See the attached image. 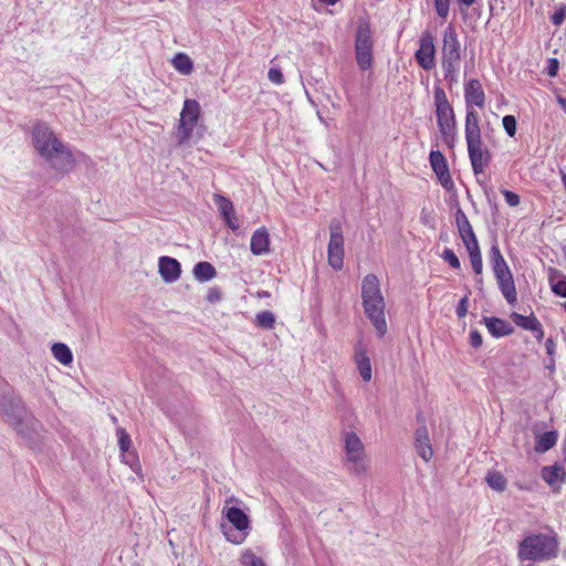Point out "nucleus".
<instances>
[{"label":"nucleus","mask_w":566,"mask_h":566,"mask_svg":"<svg viewBox=\"0 0 566 566\" xmlns=\"http://www.w3.org/2000/svg\"><path fill=\"white\" fill-rule=\"evenodd\" d=\"M31 135L33 147L40 157L54 169L69 171L73 168L75 159L72 151L45 123H35Z\"/></svg>","instance_id":"1"},{"label":"nucleus","mask_w":566,"mask_h":566,"mask_svg":"<svg viewBox=\"0 0 566 566\" xmlns=\"http://www.w3.org/2000/svg\"><path fill=\"white\" fill-rule=\"evenodd\" d=\"M361 302L366 316L375 327L378 336L387 333L385 316V298L380 290L379 279L375 274H367L361 280Z\"/></svg>","instance_id":"2"},{"label":"nucleus","mask_w":566,"mask_h":566,"mask_svg":"<svg viewBox=\"0 0 566 566\" xmlns=\"http://www.w3.org/2000/svg\"><path fill=\"white\" fill-rule=\"evenodd\" d=\"M558 546L555 534H531L520 543L517 557L522 562H548L557 557Z\"/></svg>","instance_id":"3"},{"label":"nucleus","mask_w":566,"mask_h":566,"mask_svg":"<svg viewBox=\"0 0 566 566\" xmlns=\"http://www.w3.org/2000/svg\"><path fill=\"white\" fill-rule=\"evenodd\" d=\"M461 52V43L455 28L449 24L443 31L441 48V69L444 80L449 85L459 82Z\"/></svg>","instance_id":"4"},{"label":"nucleus","mask_w":566,"mask_h":566,"mask_svg":"<svg viewBox=\"0 0 566 566\" xmlns=\"http://www.w3.org/2000/svg\"><path fill=\"white\" fill-rule=\"evenodd\" d=\"M0 412L18 433L28 436L29 430H34L36 421L29 415L20 399L4 395L0 399Z\"/></svg>","instance_id":"5"},{"label":"nucleus","mask_w":566,"mask_h":566,"mask_svg":"<svg viewBox=\"0 0 566 566\" xmlns=\"http://www.w3.org/2000/svg\"><path fill=\"white\" fill-rule=\"evenodd\" d=\"M433 97L439 130L446 144L452 147L457 136V122L453 108L442 88L436 87Z\"/></svg>","instance_id":"6"},{"label":"nucleus","mask_w":566,"mask_h":566,"mask_svg":"<svg viewBox=\"0 0 566 566\" xmlns=\"http://www.w3.org/2000/svg\"><path fill=\"white\" fill-rule=\"evenodd\" d=\"M346 464L349 471L356 475L367 471V459L365 448L360 438L354 432H346L345 438Z\"/></svg>","instance_id":"7"},{"label":"nucleus","mask_w":566,"mask_h":566,"mask_svg":"<svg viewBox=\"0 0 566 566\" xmlns=\"http://www.w3.org/2000/svg\"><path fill=\"white\" fill-rule=\"evenodd\" d=\"M373 48L370 24L367 21H360L356 29L355 55L357 64L363 71L370 69L373 64Z\"/></svg>","instance_id":"8"},{"label":"nucleus","mask_w":566,"mask_h":566,"mask_svg":"<svg viewBox=\"0 0 566 566\" xmlns=\"http://www.w3.org/2000/svg\"><path fill=\"white\" fill-rule=\"evenodd\" d=\"M200 105L196 99H186L180 113L179 125L176 129L178 145H185L191 137L200 116Z\"/></svg>","instance_id":"9"},{"label":"nucleus","mask_w":566,"mask_h":566,"mask_svg":"<svg viewBox=\"0 0 566 566\" xmlns=\"http://www.w3.org/2000/svg\"><path fill=\"white\" fill-rule=\"evenodd\" d=\"M327 261L334 270H340L344 265V235L342 224L337 220H333L329 224Z\"/></svg>","instance_id":"10"},{"label":"nucleus","mask_w":566,"mask_h":566,"mask_svg":"<svg viewBox=\"0 0 566 566\" xmlns=\"http://www.w3.org/2000/svg\"><path fill=\"white\" fill-rule=\"evenodd\" d=\"M418 65L424 71L436 66L434 39L430 31H423L419 38V49L415 53Z\"/></svg>","instance_id":"11"},{"label":"nucleus","mask_w":566,"mask_h":566,"mask_svg":"<svg viewBox=\"0 0 566 566\" xmlns=\"http://www.w3.org/2000/svg\"><path fill=\"white\" fill-rule=\"evenodd\" d=\"M472 170L475 175L484 172L490 161V153L483 146L482 139L465 140Z\"/></svg>","instance_id":"12"},{"label":"nucleus","mask_w":566,"mask_h":566,"mask_svg":"<svg viewBox=\"0 0 566 566\" xmlns=\"http://www.w3.org/2000/svg\"><path fill=\"white\" fill-rule=\"evenodd\" d=\"M429 160L441 186L448 191L452 190L454 188V182L450 176L448 164L442 153L439 150H431Z\"/></svg>","instance_id":"13"},{"label":"nucleus","mask_w":566,"mask_h":566,"mask_svg":"<svg viewBox=\"0 0 566 566\" xmlns=\"http://www.w3.org/2000/svg\"><path fill=\"white\" fill-rule=\"evenodd\" d=\"M465 109L482 108L485 104V94L479 80L471 78L464 84Z\"/></svg>","instance_id":"14"},{"label":"nucleus","mask_w":566,"mask_h":566,"mask_svg":"<svg viewBox=\"0 0 566 566\" xmlns=\"http://www.w3.org/2000/svg\"><path fill=\"white\" fill-rule=\"evenodd\" d=\"M158 272L164 282L174 283L181 275V265L175 258L160 256L158 260Z\"/></svg>","instance_id":"15"},{"label":"nucleus","mask_w":566,"mask_h":566,"mask_svg":"<svg viewBox=\"0 0 566 566\" xmlns=\"http://www.w3.org/2000/svg\"><path fill=\"white\" fill-rule=\"evenodd\" d=\"M512 321L521 328L525 331H530L533 333L534 337L541 342L544 337V329L541 322L531 314L530 316H525L518 313H512Z\"/></svg>","instance_id":"16"},{"label":"nucleus","mask_w":566,"mask_h":566,"mask_svg":"<svg viewBox=\"0 0 566 566\" xmlns=\"http://www.w3.org/2000/svg\"><path fill=\"white\" fill-rule=\"evenodd\" d=\"M250 249L254 255H263L269 253L270 235L266 228L261 227L253 232L251 237Z\"/></svg>","instance_id":"17"},{"label":"nucleus","mask_w":566,"mask_h":566,"mask_svg":"<svg viewBox=\"0 0 566 566\" xmlns=\"http://www.w3.org/2000/svg\"><path fill=\"white\" fill-rule=\"evenodd\" d=\"M483 322L493 337L500 338L513 333V327L504 319L497 317H484Z\"/></svg>","instance_id":"18"},{"label":"nucleus","mask_w":566,"mask_h":566,"mask_svg":"<svg viewBox=\"0 0 566 566\" xmlns=\"http://www.w3.org/2000/svg\"><path fill=\"white\" fill-rule=\"evenodd\" d=\"M354 360L363 380L370 381L373 374L370 359L360 344L355 348Z\"/></svg>","instance_id":"19"},{"label":"nucleus","mask_w":566,"mask_h":566,"mask_svg":"<svg viewBox=\"0 0 566 566\" xmlns=\"http://www.w3.org/2000/svg\"><path fill=\"white\" fill-rule=\"evenodd\" d=\"M416 450L426 462L430 461L433 455L426 427H420L416 431Z\"/></svg>","instance_id":"20"},{"label":"nucleus","mask_w":566,"mask_h":566,"mask_svg":"<svg viewBox=\"0 0 566 566\" xmlns=\"http://www.w3.org/2000/svg\"><path fill=\"white\" fill-rule=\"evenodd\" d=\"M464 133H465V140L481 138L479 114L475 109H467Z\"/></svg>","instance_id":"21"},{"label":"nucleus","mask_w":566,"mask_h":566,"mask_svg":"<svg viewBox=\"0 0 566 566\" xmlns=\"http://www.w3.org/2000/svg\"><path fill=\"white\" fill-rule=\"evenodd\" d=\"M542 478L549 486L559 488L565 478V470L559 464L544 467Z\"/></svg>","instance_id":"22"},{"label":"nucleus","mask_w":566,"mask_h":566,"mask_svg":"<svg viewBox=\"0 0 566 566\" xmlns=\"http://www.w3.org/2000/svg\"><path fill=\"white\" fill-rule=\"evenodd\" d=\"M226 516L228 521L234 526V528L239 532H244L250 526V521L248 515L239 507H229L226 511Z\"/></svg>","instance_id":"23"},{"label":"nucleus","mask_w":566,"mask_h":566,"mask_svg":"<svg viewBox=\"0 0 566 566\" xmlns=\"http://www.w3.org/2000/svg\"><path fill=\"white\" fill-rule=\"evenodd\" d=\"M499 289L501 290L504 298L511 305H514L517 302V293L513 279V274L496 279Z\"/></svg>","instance_id":"24"},{"label":"nucleus","mask_w":566,"mask_h":566,"mask_svg":"<svg viewBox=\"0 0 566 566\" xmlns=\"http://www.w3.org/2000/svg\"><path fill=\"white\" fill-rule=\"evenodd\" d=\"M192 273L195 279L199 282H209L217 275L214 266L207 261L198 262L193 266Z\"/></svg>","instance_id":"25"},{"label":"nucleus","mask_w":566,"mask_h":566,"mask_svg":"<svg viewBox=\"0 0 566 566\" xmlns=\"http://www.w3.org/2000/svg\"><path fill=\"white\" fill-rule=\"evenodd\" d=\"M558 436L556 431H547L536 437L535 451L544 453L551 450L557 442Z\"/></svg>","instance_id":"26"},{"label":"nucleus","mask_w":566,"mask_h":566,"mask_svg":"<svg viewBox=\"0 0 566 566\" xmlns=\"http://www.w3.org/2000/svg\"><path fill=\"white\" fill-rule=\"evenodd\" d=\"M53 357L62 365L69 366L73 363V354L70 347L63 343H55L51 347Z\"/></svg>","instance_id":"27"},{"label":"nucleus","mask_w":566,"mask_h":566,"mask_svg":"<svg viewBox=\"0 0 566 566\" xmlns=\"http://www.w3.org/2000/svg\"><path fill=\"white\" fill-rule=\"evenodd\" d=\"M171 64L182 75H189L193 70L192 60L185 53H177L172 57Z\"/></svg>","instance_id":"28"},{"label":"nucleus","mask_w":566,"mask_h":566,"mask_svg":"<svg viewBox=\"0 0 566 566\" xmlns=\"http://www.w3.org/2000/svg\"><path fill=\"white\" fill-rule=\"evenodd\" d=\"M213 202L218 207V210L222 216V219L228 218L231 214H234V208L232 202L224 196L216 193L213 196Z\"/></svg>","instance_id":"29"},{"label":"nucleus","mask_w":566,"mask_h":566,"mask_svg":"<svg viewBox=\"0 0 566 566\" xmlns=\"http://www.w3.org/2000/svg\"><path fill=\"white\" fill-rule=\"evenodd\" d=\"M486 482L491 489L497 492H503L506 489V479L497 471L489 472L486 475Z\"/></svg>","instance_id":"30"},{"label":"nucleus","mask_w":566,"mask_h":566,"mask_svg":"<svg viewBox=\"0 0 566 566\" xmlns=\"http://www.w3.org/2000/svg\"><path fill=\"white\" fill-rule=\"evenodd\" d=\"M255 321L258 326L266 329H272L275 323V316L270 311H263L256 314Z\"/></svg>","instance_id":"31"},{"label":"nucleus","mask_w":566,"mask_h":566,"mask_svg":"<svg viewBox=\"0 0 566 566\" xmlns=\"http://www.w3.org/2000/svg\"><path fill=\"white\" fill-rule=\"evenodd\" d=\"M242 566H265L261 557L256 556L251 549H245L240 557Z\"/></svg>","instance_id":"32"},{"label":"nucleus","mask_w":566,"mask_h":566,"mask_svg":"<svg viewBox=\"0 0 566 566\" xmlns=\"http://www.w3.org/2000/svg\"><path fill=\"white\" fill-rule=\"evenodd\" d=\"M455 223H457L459 233L472 230V226H471L467 214L461 209H459L455 212Z\"/></svg>","instance_id":"33"},{"label":"nucleus","mask_w":566,"mask_h":566,"mask_svg":"<svg viewBox=\"0 0 566 566\" xmlns=\"http://www.w3.org/2000/svg\"><path fill=\"white\" fill-rule=\"evenodd\" d=\"M469 256H470L472 269H473L475 275L478 276V282L481 283L482 282V271H483V262H482L481 252L471 254Z\"/></svg>","instance_id":"34"},{"label":"nucleus","mask_w":566,"mask_h":566,"mask_svg":"<svg viewBox=\"0 0 566 566\" xmlns=\"http://www.w3.org/2000/svg\"><path fill=\"white\" fill-rule=\"evenodd\" d=\"M116 434L118 438L119 450L123 453L127 452L132 446V440H130L129 434L123 428L117 429Z\"/></svg>","instance_id":"35"},{"label":"nucleus","mask_w":566,"mask_h":566,"mask_svg":"<svg viewBox=\"0 0 566 566\" xmlns=\"http://www.w3.org/2000/svg\"><path fill=\"white\" fill-rule=\"evenodd\" d=\"M442 259L448 262V264L452 268V269H460L461 266V263L459 261V258L457 256V254L454 253L453 250L447 248L444 249L443 253H442Z\"/></svg>","instance_id":"36"},{"label":"nucleus","mask_w":566,"mask_h":566,"mask_svg":"<svg viewBox=\"0 0 566 566\" xmlns=\"http://www.w3.org/2000/svg\"><path fill=\"white\" fill-rule=\"evenodd\" d=\"M503 127L510 137L516 133V119L513 115H505L502 119Z\"/></svg>","instance_id":"37"},{"label":"nucleus","mask_w":566,"mask_h":566,"mask_svg":"<svg viewBox=\"0 0 566 566\" xmlns=\"http://www.w3.org/2000/svg\"><path fill=\"white\" fill-rule=\"evenodd\" d=\"M434 8L437 14L446 19L449 15L450 0H434Z\"/></svg>","instance_id":"38"},{"label":"nucleus","mask_w":566,"mask_h":566,"mask_svg":"<svg viewBox=\"0 0 566 566\" xmlns=\"http://www.w3.org/2000/svg\"><path fill=\"white\" fill-rule=\"evenodd\" d=\"M552 291L562 297H566V277L551 282Z\"/></svg>","instance_id":"39"},{"label":"nucleus","mask_w":566,"mask_h":566,"mask_svg":"<svg viewBox=\"0 0 566 566\" xmlns=\"http://www.w3.org/2000/svg\"><path fill=\"white\" fill-rule=\"evenodd\" d=\"M492 270L494 272L495 279L504 277L512 274L505 260L499 264H494Z\"/></svg>","instance_id":"40"},{"label":"nucleus","mask_w":566,"mask_h":566,"mask_svg":"<svg viewBox=\"0 0 566 566\" xmlns=\"http://www.w3.org/2000/svg\"><path fill=\"white\" fill-rule=\"evenodd\" d=\"M269 80L276 85H280L284 82V76L282 71L279 67H271L268 72Z\"/></svg>","instance_id":"41"},{"label":"nucleus","mask_w":566,"mask_h":566,"mask_svg":"<svg viewBox=\"0 0 566 566\" xmlns=\"http://www.w3.org/2000/svg\"><path fill=\"white\" fill-rule=\"evenodd\" d=\"M490 261L492 268L494 266V264H499L504 261L501 250L496 243L493 244L490 249Z\"/></svg>","instance_id":"42"},{"label":"nucleus","mask_w":566,"mask_h":566,"mask_svg":"<svg viewBox=\"0 0 566 566\" xmlns=\"http://www.w3.org/2000/svg\"><path fill=\"white\" fill-rule=\"evenodd\" d=\"M565 18H566V6L565 4H562L555 12L554 14L552 15V22L556 25V27H559L564 21H565Z\"/></svg>","instance_id":"43"},{"label":"nucleus","mask_w":566,"mask_h":566,"mask_svg":"<svg viewBox=\"0 0 566 566\" xmlns=\"http://www.w3.org/2000/svg\"><path fill=\"white\" fill-rule=\"evenodd\" d=\"M502 193L504 196L505 202L510 207H516L520 205V196L516 195L515 192L510 190H503Z\"/></svg>","instance_id":"44"},{"label":"nucleus","mask_w":566,"mask_h":566,"mask_svg":"<svg viewBox=\"0 0 566 566\" xmlns=\"http://www.w3.org/2000/svg\"><path fill=\"white\" fill-rule=\"evenodd\" d=\"M455 313L458 315V317L462 318L467 315L468 313V297H463L460 300V302L458 303L457 307H455Z\"/></svg>","instance_id":"45"},{"label":"nucleus","mask_w":566,"mask_h":566,"mask_svg":"<svg viewBox=\"0 0 566 566\" xmlns=\"http://www.w3.org/2000/svg\"><path fill=\"white\" fill-rule=\"evenodd\" d=\"M558 70H559V62H558V60L557 59H549L548 60V65H547V69H546L547 74L551 77H554V76L557 75Z\"/></svg>","instance_id":"46"},{"label":"nucleus","mask_w":566,"mask_h":566,"mask_svg":"<svg viewBox=\"0 0 566 566\" xmlns=\"http://www.w3.org/2000/svg\"><path fill=\"white\" fill-rule=\"evenodd\" d=\"M482 335L478 331L470 332V344L474 348H479L482 345Z\"/></svg>","instance_id":"47"},{"label":"nucleus","mask_w":566,"mask_h":566,"mask_svg":"<svg viewBox=\"0 0 566 566\" xmlns=\"http://www.w3.org/2000/svg\"><path fill=\"white\" fill-rule=\"evenodd\" d=\"M464 245H465V249H467L469 255L481 252L478 239L474 241L465 242Z\"/></svg>","instance_id":"48"},{"label":"nucleus","mask_w":566,"mask_h":566,"mask_svg":"<svg viewBox=\"0 0 566 566\" xmlns=\"http://www.w3.org/2000/svg\"><path fill=\"white\" fill-rule=\"evenodd\" d=\"M223 221H224L226 226L229 229H231L232 231H235V230L239 229V224H238L237 219H235V213L229 216L228 218H223Z\"/></svg>","instance_id":"49"},{"label":"nucleus","mask_w":566,"mask_h":566,"mask_svg":"<svg viewBox=\"0 0 566 566\" xmlns=\"http://www.w3.org/2000/svg\"><path fill=\"white\" fill-rule=\"evenodd\" d=\"M222 527H223V530H226V527H224V526H222ZM223 533H224V535L227 536V539H228V541H230V542H232V543H237V544H239V543L243 542V539L245 538V535H244V534L232 535V534H230V533H229V532H227V531H223Z\"/></svg>","instance_id":"50"},{"label":"nucleus","mask_w":566,"mask_h":566,"mask_svg":"<svg viewBox=\"0 0 566 566\" xmlns=\"http://www.w3.org/2000/svg\"><path fill=\"white\" fill-rule=\"evenodd\" d=\"M459 234H460L463 243L476 240L473 229L462 232V233H459Z\"/></svg>","instance_id":"51"},{"label":"nucleus","mask_w":566,"mask_h":566,"mask_svg":"<svg viewBox=\"0 0 566 566\" xmlns=\"http://www.w3.org/2000/svg\"><path fill=\"white\" fill-rule=\"evenodd\" d=\"M208 300L210 302H217L220 300V293L217 290H210L208 294Z\"/></svg>","instance_id":"52"},{"label":"nucleus","mask_w":566,"mask_h":566,"mask_svg":"<svg viewBox=\"0 0 566 566\" xmlns=\"http://www.w3.org/2000/svg\"><path fill=\"white\" fill-rule=\"evenodd\" d=\"M556 102H557V104L560 106V108L563 109V112H564V113H565V115H566V98H565V97H563V96H560V95H558V96L556 97Z\"/></svg>","instance_id":"53"},{"label":"nucleus","mask_w":566,"mask_h":566,"mask_svg":"<svg viewBox=\"0 0 566 566\" xmlns=\"http://www.w3.org/2000/svg\"><path fill=\"white\" fill-rule=\"evenodd\" d=\"M460 6L471 7L475 0H457Z\"/></svg>","instance_id":"54"},{"label":"nucleus","mask_w":566,"mask_h":566,"mask_svg":"<svg viewBox=\"0 0 566 566\" xmlns=\"http://www.w3.org/2000/svg\"><path fill=\"white\" fill-rule=\"evenodd\" d=\"M321 2L325 3V4H328V6H334L336 4L339 0H319Z\"/></svg>","instance_id":"55"},{"label":"nucleus","mask_w":566,"mask_h":566,"mask_svg":"<svg viewBox=\"0 0 566 566\" xmlns=\"http://www.w3.org/2000/svg\"><path fill=\"white\" fill-rule=\"evenodd\" d=\"M552 344H553L552 339H548L546 343V347H548V345H552Z\"/></svg>","instance_id":"56"},{"label":"nucleus","mask_w":566,"mask_h":566,"mask_svg":"<svg viewBox=\"0 0 566 566\" xmlns=\"http://www.w3.org/2000/svg\"><path fill=\"white\" fill-rule=\"evenodd\" d=\"M523 566H536V565L533 564V563H530V564H526V565H523Z\"/></svg>","instance_id":"57"}]
</instances>
